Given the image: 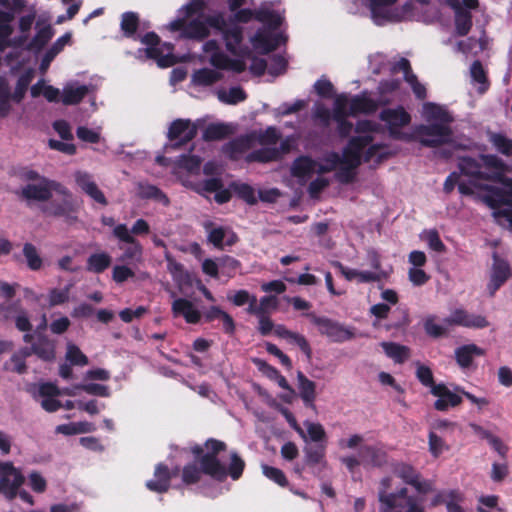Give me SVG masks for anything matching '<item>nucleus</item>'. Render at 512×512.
Here are the masks:
<instances>
[{
	"label": "nucleus",
	"mask_w": 512,
	"mask_h": 512,
	"mask_svg": "<svg viewBox=\"0 0 512 512\" xmlns=\"http://www.w3.org/2000/svg\"><path fill=\"white\" fill-rule=\"evenodd\" d=\"M488 141L493 148L505 156H512V139L499 132H488Z\"/></svg>",
	"instance_id": "41"
},
{
	"label": "nucleus",
	"mask_w": 512,
	"mask_h": 512,
	"mask_svg": "<svg viewBox=\"0 0 512 512\" xmlns=\"http://www.w3.org/2000/svg\"><path fill=\"white\" fill-rule=\"evenodd\" d=\"M470 75L472 80L480 85L478 88L479 92L484 93L487 90L488 83L485 70L479 61H475L471 65Z\"/></svg>",
	"instance_id": "52"
},
{
	"label": "nucleus",
	"mask_w": 512,
	"mask_h": 512,
	"mask_svg": "<svg viewBox=\"0 0 512 512\" xmlns=\"http://www.w3.org/2000/svg\"><path fill=\"white\" fill-rule=\"evenodd\" d=\"M255 17L260 22L274 29L280 26L282 22V17L280 14L268 9H261L257 11Z\"/></svg>",
	"instance_id": "53"
},
{
	"label": "nucleus",
	"mask_w": 512,
	"mask_h": 512,
	"mask_svg": "<svg viewBox=\"0 0 512 512\" xmlns=\"http://www.w3.org/2000/svg\"><path fill=\"white\" fill-rule=\"evenodd\" d=\"M446 323L451 325V327L457 325L471 329H482L489 325V322L484 316L469 313L464 309H456L452 311L446 318Z\"/></svg>",
	"instance_id": "18"
},
{
	"label": "nucleus",
	"mask_w": 512,
	"mask_h": 512,
	"mask_svg": "<svg viewBox=\"0 0 512 512\" xmlns=\"http://www.w3.org/2000/svg\"><path fill=\"white\" fill-rule=\"evenodd\" d=\"M429 452L435 458L439 457L442 453L448 450L446 442L434 432L429 433L428 437Z\"/></svg>",
	"instance_id": "55"
},
{
	"label": "nucleus",
	"mask_w": 512,
	"mask_h": 512,
	"mask_svg": "<svg viewBox=\"0 0 512 512\" xmlns=\"http://www.w3.org/2000/svg\"><path fill=\"white\" fill-rule=\"evenodd\" d=\"M458 167L471 177L472 183L481 187L480 200L493 209L496 222L512 229V178L505 177L507 164L498 156L487 154L461 157Z\"/></svg>",
	"instance_id": "2"
},
{
	"label": "nucleus",
	"mask_w": 512,
	"mask_h": 512,
	"mask_svg": "<svg viewBox=\"0 0 512 512\" xmlns=\"http://www.w3.org/2000/svg\"><path fill=\"white\" fill-rule=\"evenodd\" d=\"M224 442L209 439L204 447L194 445L191 452L199 458L200 468L195 464H188L183 468L182 480L185 484H194L200 481L202 474L209 475L213 479L222 481L227 477L226 467L218 460L217 454L224 451Z\"/></svg>",
	"instance_id": "5"
},
{
	"label": "nucleus",
	"mask_w": 512,
	"mask_h": 512,
	"mask_svg": "<svg viewBox=\"0 0 512 512\" xmlns=\"http://www.w3.org/2000/svg\"><path fill=\"white\" fill-rule=\"evenodd\" d=\"M137 195L143 199H154L158 202L168 205L169 200L156 186L147 183H139Z\"/></svg>",
	"instance_id": "46"
},
{
	"label": "nucleus",
	"mask_w": 512,
	"mask_h": 512,
	"mask_svg": "<svg viewBox=\"0 0 512 512\" xmlns=\"http://www.w3.org/2000/svg\"><path fill=\"white\" fill-rule=\"evenodd\" d=\"M30 355L31 351L29 348L20 350L18 353L14 354L6 363V368L19 374L24 373L26 370L25 358Z\"/></svg>",
	"instance_id": "49"
},
{
	"label": "nucleus",
	"mask_w": 512,
	"mask_h": 512,
	"mask_svg": "<svg viewBox=\"0 0 512 512\" xmlns=\"http://www.w3.org/2000/svg\"><path fill=\"white\" fill-rule=\"evenodd\" d=\"M394 487L392 476L381 480L378 491L380 512H425L422 499L408 496L406 488L393 492Z\"/></svg>",
	"instance_id": "7"
},
{
	"label": "nucleus",
	"mask_w": 512,
	"mask_h": 512,
	"mask_svg": "<svg viewBox=\"0 0 512 512\" xmlns=\"http://www.w3.org/2000/svg\"><path fill=\"white\" fill-rule=\"evenodd\" d=\"M129 246L124 249L123 254L119 258L120 261L125 262L129 260L139 261L142 257L143 248L141 244L134 239V243H128Z\"/></svg>",
	"instance_id": "58"
},
{
	"label": "nucleus",
	"mask_w": 512,
	"mask_h": 512,
	"mask_svg": "<svg viewBox=\"0 0 512 512\" xmlns=\"http://www.w3.org/2000/svg\"><path fill=\"white\" fill-rule=\"evenodd\" d=\"M455 185H458L459 192L464 195H474L476 192H481V187H477L472 183L471 177L465 175L461 171V176L452 173L450 174L444 183V190L449 193Z\"/></svg>",
	"instance_id": "26"
},
{
	"label": "nucleus",
	"mask_w": 512,
	"mask_h": 512,
	"mask_svg": "<svg viewBox=\"0 0 512 512\" xmlns=\"http://www.w3.org/2000/svg\"><path fill=\"white\" fill-rule=\"evenodd\" d=\"M431 393L437 397L434 407L438 411H446L461 403V397L448 389L445 385L432 386Z\"/></svg>",
	"instance_id": "23"
},
{
	"label": "nucleus",
	"mask_w": 512,
	"mask_h": 512,
	"mask_svg": "<svg viewBox=\"0 0 512 512\" xmlns=\"http://www.w3.org/2000/svg\"><path fill=\"white\" fill-rule=\"evenodd\" d=\"M51 203L45 207V212L54 215L65 217L69 220H74L73 216L76 211V204L71 193L64 187V191H55L54 197H51Z\"/></svg>",
	"instance_id": "14"
},
{
	"label": "nucleus",
	"mask_w": 512,
	"mask_h": 512,
	"mask_svg": "<svg viewBox=\"0 0 512 512\" xmlns=\"http://www.w3.org/2000/svg\"><path fill=\"white\" fill-rule=\"evenodd\" d=\"M28 484L31 489L36 493H43L47 488L46 479L36 471L29 473L28 475Z\"/></svg>",
	"instance_id": "64"
},
{
	"label": "nucleus",
	"mask_w": 512,
	"mask_h": 512,
	"mask_svg": "<svg viewBox=\"0 0 512 512\" xmlns=\"http://www.w3.org/2000/svg\"><path fill=\"white\" fill-rule=\"evenodd\" d=\"M261 467H262L263 474L267 478L274 481L275 483H277L280 486L287 485V479H286L284 473L280 469L268 466L266 464H263Z\"/></svg>",
	"instance_id": "61"
},
{
	"label": "nucleus",
	"mask_w": 512,
	"mask_h": 512,
	"mask_svg": "<svg viewBox=\"0 0 512 512\" xmlns=\"http://www.w3.org/2000/svg\"><path fill=\"white\" fill-rule=\"evenodd\" d=\"M14 15L9 11H0V53L11 45L10 35L12 33L11 23Z\"/></svg>",
	"instance_id": "40"
},
{
	"label": "nucleus",
	"mask_w": 512,
	"mask_h": 512,
	"mask_svg": "<svg viewBox=\"0 0 512 512\" xmlns=\"http://www.w3.org/2000/svg\"><path fill=\"white\" fill-rule=\"evenodd\" d=\"M31 354H36L39 358L50 361L55 357L54 344L46 338H41L32 346Z\"/></svg>",
	"instance_id": "47"
},
{
	"label": "nucleus",
	"mask_w": 512,
	"mask_h": 512,
	"mask_svg": "<svg viewBox=\"0 0 512 512\" xmlns=\"http://www.w3.org/2000/svg\"><path fill=\"white\" fill-rule=\"evenodd\" d=\"M91 86L76 82L67 83L61 93V101L65 105H75L91 92Z\"/></svg>",
	"instance_id": "30"
},
{
	"label": "nucleus",
	"mask_w": 512,
	"mask_h": 512,
	"mask_svg": "<svg viewBox=\"0 0 512 512\" xmlns=\"http://www.w3.org/2000/svg\"><path fill=\"white\" fill-rule=\"evenodd\" d=\"M32 395L38 401L41 407L47 412H55L62 407L60 401L56 399L61 395L60 389L52 383H41L31 389Z\"/></svg>",
	"instance_id": "15"
},
{
	"label": "nucleus",
	"mask_w": 512,
	"mask_h": 512,
	"mask_svg": "<svg viewBox=\"0 0 512 512\" xmlns=\"http://www.w3.org/2000/svg\"><path fill=\"white\" fill-rule=\"evenodd\" d=\"M209 27L221 32L226 48L237 59H230L220 51L217 41L209 40L204 43L203 51L209 55V62L217 69L231 70L240 73L246 69V58L251 57L248 49L240 47L242 41V29L235 23L227 22L221 13L211 15L206 19L200 17L186 20L178 18L169 24L172 31H181L184 38L202 40L209 35Z\"/></svg>",
	"instance_id": "3"
},
{
	"label": "nucleus",
	"mask_w": 512,
	"mask_h": 512,
	"mask_svg": "<svg viewBox=\"0 0 512 512\" xmlns=\"http://www.w3.org/2000/svg\"><path fill=\"white\" fill-rule=\"evenodd\" d=\"M332 265L339 270V272L348 281H356L357 283H370L380 280L379 272L362 271L345 267L342 263L335 261Z\"/></svg>",
	"instance_id": "28"
},
{
	"label": "nucleus",
	"mask_w": 512,
	"mask_h": 512,
	"mask_svg": "<svg viewBox=\"0 0 512 512\" xmlns=\"http://www.w3.org/2000/svg\"><path fill=\"white\" fill-rule=\"evenodd\" d=\"M23 254L26 258L27 265L30 269H40L42 265V259L40 258L37 249L34 245L26 243L23 247Z\"/></svg>",
	"instance_id": "54"
},
{
	"label": "nucleus",
	"mask_w": 512,
	"mask_h": 512,
	"mask_svg": "<svg viewBox=\"0 0 512 512\" xmlns=\"http://www.w3.org/2000/svg\"><path fill=\"white\" fill-rule=\"evenodd\" d=\"M24 480L21 471L12 462H0V494L7 500L17 497Z\"/></svg>",
	"instance_id": "11"
},
{
	"label": "nucleus",
	"mask_w": 512,
	"mask_h": 512,
	"mask_svg": "<svg viewBox=\"0 0 512 512\" xmlns=\"http://www.w3.org/2000/svg\"><path fill=\"white\" fill-rule=\"evenodd\" d=\"M0 317L14 318L16 327L23 332L31 330V324L27 313L23 310H18L16 304H3L0 305Z\"/></svg>",
	"instance_id": "31"
},
{
	"label": "nucleus",
	"mask_w": 512,
	"mask_h": 512,
	"mask_svg": "<svg viewBox=\"0 0 512 512\" xmlns=\"http://www.w3.org/2000/svg\"><path fill=\"white\" fill-rule=\"evenodd\" d=\"M393 474L405 483L412 485L420 494H426L432 490V484L421 480L417 471L409 464L398 463L393 468Z\"/></svg>",
	"instance_id": "17"
},
{
	"label": "nucleus",
	"mask_w": 512,
	"mask_h": 512,
	"mask_svg": "<svg viewBox=\"0 0 512 512\" xmlns=\"http://www.w3.org/2000/svg\"><path fill=\"white\" fill-rule=\"evenodd\" d=\"M487 45L488 39L485 37V35H483L479 39L470 37L466 40L459 41L456 44L455 50L465 55L477 54L478 52L485 50Z\"/></svg>",
	"instance_id": "39"
},
{
	"label": "nucleus",
	"mask_w": 512,
	"mask_h": 512,
	"mask_svg": "<svg viewBox=\"0 0 512 512\" xmlns=\"http://www.w3.org/2000/svg\"><path fill=\"white\" fill-rule=\"evenodd\" d=\"M376 125L370 121H359L356 132L360 135L350 139L340 156L336 152L327 153L320 161L302 156L296 159L291 167V173L301 183H305L314 174H323L336 170V178L342 183L351 182L356 175V168L362 161L379 162L385 155V147L373 143L371 133Z\"/></svg>",
	"instance_id": "1"
},
{
	"label": "nucleus",
	"mask_w": 512,
	"mask_h": 512,
	"mask_svg": "<svg viewBox=\"0 0 512 512\" xmlns=\"http://www.w3.org/2000/svg\"><path fill=\"white\" fill-rule=\"evenodd\" d=\"M165 259L167 261V269L172 275L174 281L178 285L186 284L189 281V275L185 271L183 265L176 262L168 253L165 254Z\"/></svg>",
	"instance_id": "45"
},
{
	"label": "nucleus",
	"mask_w": 512,
	"mask_h": 512,
	"mask_svg": "<svg viewBox=\"0 0 512 512\" xmlns=\"http://www.w3.org/2000/svg\"><path fill=\"white\" fill-rule=\"evenodd\" d=\"M141 42L147 47L139 49L136 57L140 60L153 59L157 61L160 67H169L178 60L173 54V46L170 43H159V38L155 33H148L141 38Z\"/></svg>",
	"instance_id": "9"
},
{
	"label": "nucleus",
	"mask_w": 512,
	"mask_h": 512,
	"mask_svg": "<svg viewBox=\"0 0 512 512\" xmlns=\"http://www.w3.org/2000/svg\"><path fill=\"white\" fill-rule=\"evenodd\" d=\"M381 347L386 355L396 363H403L410 356L409 349L404 345L393 342H382Z\"/></svg>",
	"instance_id": "44"
},
{
	"label": "nucleus",
	"mask_w": 512,
	"mask_h": 512,
	"mask_svg": "<svg viewBox=\"0 0 512 512\" xmlns=\"http://www.w3.org/2000/svg\"><path fill=\"white\" fill-rule=\"evenodd\" d=\"M171 473L167 466L159 464L155 468L154 478L147 481L146 487L153 492L163 493L170 487Z\"/></svg>",
	"instance_id": "32"
},
{
	"label": "nucleus",
	"mask_w": 512,
	"mask_h": 512,
	"mask_svg": "<svg viewBox=\"0 0 512 512\" xmlns=\"http://www.w3.org/2000/svg\"><path fill=\"white\" fill-rule=\"evenodd\" d=\"M298 388L300 396L306 406H313L316 398V384L308 379L302 372L297 374Z\"/></svg>",
	"instance_id": "36"
},
{
	"label": "nucleus",
	"mask_w": 512,
	"mask_h": 512,
	"mask_svg": "<svg viewBox=\"0 0 512 512\" xmlns=\"http://www.w3.org/2000/svg\"><path fill=\"white\" fill-rule=\"evenodd\" d=\"M66 359L73 365L84 366L88 364V358L72 343L67 345Z\"/></svg>",
	"instance_id": "57"
},
{
	"label": "nucleus",
	"mask_w": 512,
	"mask_h": 512,
	"mask_svg": "<svg viewBox=\"0 0 512 512\" xmlns=\"http://www.w3.org/2000/svg\"><path fill=\"white\" fill-rule=\"evenodd\" d=\"M30 93L34 98L43 95L49 102L57 101L61 95L58 88L48 85L43 79L39 80L31 87Z\"/></svg>",
	"instance_id": "42"
},
{
	"label": "nucleus",
	"mask_w": 512,
	"mask_h": 512,
	"mask_svg": "<svg viewBox=\"0 0 512 512\" xmlns=\"http://www.w3.org/2000/svg\"><path fill=\"white\" fill-rule=\"evenodd\" d=\"M510 276V268L506 261L494 256V263L492 266L490 281L487 285L490 295L495 292L505 283Z\"/></svg>",
	"instance_id": "25"
},
{
	"label": "nucleus",
	"mask_w": 512,
	"mask_h": 512,
	"mask_svg": "<svg viewBox=\"0 0 512 512\" xmlns=\"http://www.w3.org/2000/svg\"><path fill=\"white\" fill-rule=\"evenodd\" d=\"M135 276L134 271L126 265H115L112 270V279L121 284Z\"/></svg>",
	"instance_id": "63"
},
{
	"label": "nucleus",
	"mask_w": 512,
	"mask_h": 512,
	"mask_svg": "<svg viewBox=\"0 0 512 512\" xmlns=\"http://www.w3.org/2000/svg\"><path fill=\"white\" fill-rule=\"evenodd\" d=\"M32 80V74L30 72L21 75L17 81L14 93L12 95L13 100L20 102L27 91V88Z\"/></svg>",
	"instance_id": "59"
},
{
	"label": "nucleus",
	"mask_w": 512,
	"mask_h": 512,
	"mask_svg": "<svg viewBox=\"0 0 512 512\" xmlns=\"http://www.w3.org/2000/svg\"><path fill=\"white\" fill-rule=\"evenodd\" d=\"M203 227L207 232L208 241L217 248L231 246L237 242L236 234L227 227L216 226L211 221L204 222Z\"/></svg>",
	"instance_id": "19"
},
{
	"label": "nucleus",
	"mask_w": 512,
	"mask_h": 512,
	"mask_svg": "<svg viewBox=\"0 0 512 512\" xmlns=\"http://www.w3.org/2000/svg\"><path fill=\"white\" fill-rule=\"evenodd\" d=\"M215 94L221 103L228 105H236L247 98L245 91L240 87L220 88Z\"/></svg>",
	"instance_id": "38"
},
{
	"label": "nucleus",
	"mask_w": 512,
	"mask_h": 512,
	"mask_svg": "<svg viewBox=\"0 0 512 512\" xmlns=\"http://www.w3.org/2000/svg\"><path fill=\"white\" fill-rule=\"evenodd\" d=\"M377 106V103L365 94L353 97L346 94L338 95L334 100L332 117L338 123L339 134L345 137L352 131V123L346 120L348 116L374 112Z\"/></svg>",
	"instance_id": "8"
},
{
	"label": "nucleus",
	"mask_w": 512,
	"mask_h": 512,
	"mask_svg": "<svg viewBox=\"0 0 512 512\" xmlns=\"http://www.w3.org/2000/svg\"><path fill=\"white\" fill-rule=\"evenodd\" d=\"M111 263V255L105 251H99L92 253L87 258L86 269L89 272L99 274L104 272L108 267H110Z\"/></svg>",
	"instance_id": "34"
},
{
	"label": "nucleus",
	"mask_w": 512,
	"mask_h": 512,
	"mask_svg": "<svg viewBox=\"0 0 512 512\" xmlns=\"http://www.w3.org/2000/svg\"><path fill=\"white\" fill-rule=\"evenodd\" d=\"M230 464L228 469H226L227 475L234 480H237L243 473L245 462L240 458V456L236 452H232L230 455Z\"/></svg>",
	"instance_id": "56"
},
{
	"label": "nucleus",
	"mask_w": 512,
	"mask_h": 512,
	"mask_svg": "<svg viewBox=\"0 0 512 512\" xmlns=\"http://www.w3.org/2000/svg\"><path fill=\"white\" fill-rule=\"evenodd\" d=\"M138 27V17L135 13L126 12L122 15L121 29L126 36L134 34Z\"/></svg>",
	"instance_id": "60"
},
{
	"label": "nucleus",
	"mask_w": 512,
	"mask_h": 512,
	"mask_svg": "<svg viewBox=\"0 0 512 512\" xmlns=\"http://www.w3.org/2000/svg\"><path fill=\"white\" fill-rule=\"evenodd\" d=\"M310 321L318 328L319 332L332 341L342 342L352 337V334L338 323L326 317H318L315 314H308Z\"/></svg>",
	"instance_id": "16"
},
{
	"label": "nucleus",
	"mask_w": 512,
	"mask_h": 512,
	"mask_svg": "<svg viewBox=\"0 0 512 512\" xmlns=\"http://www.w3.org/2000/svg\"><path fill=\"white\" fill-rule=\"evenodd\" d=\"M304 427L306 428V440L310 439L313 442H322L326 439V432L320 423L305 421Z\"/></svg>",
	"instance_id": "50"
},
{
	"label": "nucleus",
	"mask_w": 512,
	"mask_h": 512,
	"mask_svg": "<svg viewBox=\"0 0 512 512\" xmlns=\"http://www.w3.org/2000/svg\"><path fill=\"white\" fill-rule=\"evenodd\" d=\"M286 341L290 344L298 346L307 357L311 356V348L306 338L300 333L290 331Z\"/></svg>",
	"instance_id": "62"
},
{
	"label": "nucleus",
	"mask_w": 512,
	"mask_h": 512,
	"mask_svg": "<svg viewBox=\"0 0 512 512\" xmlns=\"http://www.w3.org/2000/svg\"><path fill=\"white\" fill-rule=\"evenodd\" d=\"M55 191H64L61 184L41 178L36 184H27L21 189V196L28 202L46 201L54 197Z\"/></svg>",
	"instance_id": "13"
},
{
	"label": "nucleus",
	"mask_w": 512,
	"mask_h": 512,
	"mask_svg": "<svg viewBox=\"0 0 512 512\" xmlns=\"http://www.w3.org/2000/svg\"><path fill=\"white\" fill-rule=\"evenodd\" d=\"M231 133V128L227 124L215 123L206 127L203 137L206 140H220Z\"/></svg>",
	"instance_id": "48"
},
{
	"label": "nucleus",
	"mask_w": 512,
	"mask_h": 512,
	"mask_svg": "<svg viewBox=\"0 0 512 512\" xmlns=\"http://www.w3.org/2000/svg\"><path fill=\"white\" fill-rule=\"evenodd\" d=\"M279 138L277 129L269 127L264 132H252L234 139L225 145L224 151L235 160L269 162L279 155L275 147Z\"/></svg>",
	"instance_id": "4"
},
{
	"label": "nucleus",
	"mask_w": 512,
	"mask_h": 512,
	"mask_svg": "<svg viewBox=\"0 0 512 512\" xmlns=\"http://www.w3.org/2000/svg\"><path fill=\"white\" fill-rule=\"evenodd\" d=\"M461 495L458 491H442L439 492L432 500L433 505L445 504L448 512H462L459 505Z\"/></svg>",
	"instance_id": "35"
},
{
	"label": "nucleus",
	"mask_w": 512,
	"mask_h": 512,
	"mask_svg": "<svg viewBox=\"0 0 512 512\" xmlns=\"http://www.w3.org/2000/svg\"><path fill=\"white\" fill-rule=\"evenodd\" d=\"M75 181L81 190L87 194L95 202L106 206L107 199L103 192L99 189L92 176L86 172L79 171L75 174Z\"/></svg>",
	"instance_id": "20"
},
{
	"label": "nucleus",
	"mask_w": 512,
	"mask_h": 512,
	"mask_svg": "<svg viewBox=\"0 0 512 512\" xmlns=\"http://www.w3.org/2000/svg\"><path fill=\"white\" fill-rule=\"evenodd\" d=\"M447 4L455 13L456 34L459 36L467 35L472 27L471 13L461 6L460 0H447Z\"/></svg>",
	"instance_id": "27"
},
{
	"label": "nucleus",
	"mask_w": 512,
	"mask_h": 512,
	"mask_svg": "<svg viewBox=\"0 0 512 512\" xmlns=\"http://www.w3.org/2000/svg\"><path fill=\"white\" fill-rule=\"evenodd\" d=\"M174 317H183L187 323L196 324L201 319V312L185 298H176L171 307Z\"/></svg>",
	"instance_id": "22"
},
{
	"label": "nucleus",
	"mask_w": 512,
	"mask_h": 512,
	"mask_svg": "<svg viewBox=\"0 0 512 512\" xmlns=\"http://www.w3.org/2000/svg\"><path fill=\"white\" fill-rule=\"evenodd\" d=\"M197 128V124L190 120L178 119L171 124L168 136L171 140L188 142L196 136Z\"/></svg>",
	"instance_id": "24"
},
{
	"label": "nucleus",
	"mask_w": 512,
	"mask_h": 512,
	"mask_svg": "<svg viewBox=\"0 0 512 512\" xmlns=\"http://www.w3.org/2000/svg\"><path fill=\"white\" fill-rule=\"evenodd\" d=\"M424 328L430 336L439 337L447 333L451 325L446 323V318L441 323H437L434 317H429L424 323Z\"/></svg>",
	"instance_id": "51"
},
{
	"label": "nucleus",
	"mask_w": 512,
	"mask_h": 512,
	"mask_svg": "<svg viewBox=\"0 0 512 512\" xmlns=\"http://www.w3.org/2000/svg\"><path fill=\"white\" fill-rule=\"evenodd\" d=\"M482 354V349L474 344L464 345L455 351L457 362L463 368L470 366L474 356Z\"/></svg>",
	"instance_id": "43"
},
{
	"label": "nucleus",
	"mask_w": 512,
	"mask_h": 512,
	"mask_svg": "<svg viewBox=\"0 0 512 512\" xmlns=\"http://www.w3.org/2000/svg\"><path fill=\"white\" fill-rule=\"evenodd\" d=\"M256 363L258 364L259 369L262 371V373L266 377L275 381L281 388L287 390L290 395L293 394V390L291 389L290 385L288 384V381L286 380V378L283 375L280 374V372L276 368L266 364L263 361H257ZM282 399L287 402H290L291 396L285 395V396H282Z\"/></svg>",
	"instance_id": "33"
},
{
	"label": "nucleus",
	"mask_w": 512,
	"mask_h": 512,
	"mask_svg": "<svg viewBox=\"0 0 512 512\" xmlns=\"http://www.w3.org/2000/svg\"><path fill=\"white\" fill-rule=\"evenodd\" d=\"M380 119L386 124L389 134L395 138L405 141L415 140V130L412 133L403 132L401 129L407 126L410 115L402 107L387 108L380 113Z\"/></svg>",
	"instance_id": "10"
},
{
	"label": "nucleus",
	"mask_w": 512,
	"mask_h": 512,
	"mask_svg": "<svg viewBox=\"0 0 512 512\" xmlns=\"http://www.w3.org/2000/svg\"><path fill=\"white\" fill-rule=\"evenodd\" d=\"M222 78V74L210 68H202L196 70L191 77V83L194 86H210L216 82H218Z\"/></svg>",
	"instance_id": "37"
},
{
	"label": "nucleus",
	"mask_w": 512,
	"mask_h": 512,
	"mask_svg": "<svg viewBox=\"0 0 512 512\" xmlns=\"http://www.w3.org/2000/svg\"><path fill=\"white\" fill-rule=\"evenodd\" d=\"M359 452L364 467H381L387 462L386 452L377 445L362 446Z\"/></svg>",
	"instance_id": "29"
},
{
	"label": "nucleus",
	"mask_w": 512,
	"mask_h": 512,
	"mask_svg": "<svg viewBox=\"0 0 512 512\" xmlns=\"http://www.w3.org/2000/svg\"><path fill=\"white\" fill-rule=\"evenodd\" d=\"M422 115L428 124L415 127V140L428 147H435L451 141L452 117L444 107L430 102L425 103Z\"/></svg>",
	"instance_id": "6"
},
{
	"label": "nucleus",
	"mask_w": 512,
	"mask_h": 512,
	"mask_svg": "<svg viewBox=\"0 0 512 512\" xmlns=\"http://www.w3.org/2000/svg\"><path fill=\"white\" fill-rule=\"evenodd\" d=\"M373 21L377 25L400 21L403 11L396 7L397 0H367Z\"/></svg>",
	"instance_id": "12"
},
{
	"label": "nucleus",
	"mask_w": 512,
	"mask_h": 512,
	"mask_svg": "<svg viewBox=\"0 0 512 512\" xmlns=\"http://www.w3.org/2000/svg\"><path fill=\"white\" fill-rule=\"evenodd\" d=\"M282 41V36L273 34L269 29L259 30L252 38L253 48L261 54H266L278 47Z\"/></svg>",
	"instance_id": "21"
}]
</instances>
